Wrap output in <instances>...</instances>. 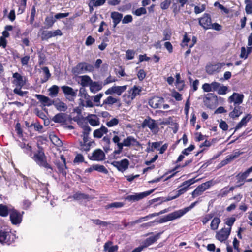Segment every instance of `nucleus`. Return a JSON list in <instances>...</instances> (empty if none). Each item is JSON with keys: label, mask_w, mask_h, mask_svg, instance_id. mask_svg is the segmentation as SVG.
I'll use <instances>...</instances> for the list:
<instances>
[{"label": "nucleus", "mask_w": 252, "mask_h": 252, "mask_svg": "<svg viewBox=\"0 0 252 252\" xmlns=\"http://www.w3.org/2000/svg\"><path fill=\"white\" fill-rule=\"evenodd\" d=\"M34 161L40 166L43 167L47 170L50 169V173H52L53 171L52 166L47 161V158L43 150L39 149L36 152L34 153L33 156L32 157Z\"/></svg>", "instance_id": "f257e3e1"}, {"label": "nucleus", "mask_w": 252, "mask_h": 252, "mask_svg": "<svg viewBox=\"0 0 252 252\" xmlns=\"http://www.w3.org/2000/svg\"><path fill=\"white\" fill-rule=\"evenodd\" d=\"M100 64H95L94 67L92 64H77L72 70V73L75 75L84 74L88 72H92L94 68H99Z\"/></svg>", "instance_id": "f03ea898"}, {"label": "nucleus", "mask_w": 252, "mask_h": 252, "mask_svg": "<svg viewBox=\"0 0 252 252\" xmlns=\"http://www.w3.org/2000/svg\"><path fill=\"white\" fill-rule=\"evenodd\" d=\"M141 126L142 128L148 127L154 134H158L159 130L158 124L156 121L149 116L147 117L144 120Z\"/></svg>", "instance_id": "7ed1b4c3"}, {"label": "nucleus", "mask_w": 252, "mask_h": 252, "mask_svg": "<svg viewBox=\"0 0 252 252\" xmlns=\"http://www.w3.org/2000/svg\"><path fill=\"white\" fill-rule=\"evenodd\" d=\"M215 183L212 180H209L203 183L198 186L191 193L192 197L194 198L197 196L202 195L204 191L208 189L212 186H213Z\"/></svg>", "instance_id": "20e7f679"}, {"label": "nucleus", "mask_w": 252, "mask_h": 252, "mask_svg": "<svg viewBox=\"0 0 252 252\" xmlns=\"http://www.w3.org/2000/svg\"><path fill=\"white\" fill-rule=\"evenodd\" d=\"M16 239L15 235L8 231H0V243L10 245L14 242Z\"/></svg>", "instance_id": "39448f33"}, {"label": "nucleus", "mask_w": 252, "mask_h": 252, "mask_svg": "<svg viewBox=\"0 0 252 252\" xmlns=\"http://www.w3.org/2000/svg\"><path fill=\"white\" fill-rule=\"evenodd\" d=\"M203 102L207 107L214 108L218 104V97L214 94L208 93L204 98Z\"/></svg>", "instance_id": "423d86ee"}, {"label": "nucleus", "mask_w": 252, "mask_h": 252, "mask_svg": "<svg viewBox=\"0 0 252 252\" xmlns=\"http://www.w3.org/2000/svg\"><path fill=\"white\" fill-rule=\"evenodd\" d=\"M61 159L62 162L59 160H56L54 162L55 164L56 165L58 168V172L59 174H61L62 176L65 177L66 175V160L63 155L61 156Z\"/></svg>", "instance_id": "0eeeda50"}, {"label": "nucleus", "mask_w": 252, "mask_h": 252, "mask_svg": "<svg viewBox=\"0 0 252 252\" xmlns=\"http://www.w3.org/2000/svg\"><path fill=\"white\" fill-rule=\"evenodd\" d=\"M111 164L116 167L119 171L124 172L128 168L129 161L127 159H124L121 161H115Z\"/></svg>", "instance_id": "6e6552de"}, {"label": "nucleus", "mask_w": 252, "mask_h": 252, "mask_svg": "<svg viewBox=\"0 0 252 252\" xmlns=\"http://www.w3.org/2000/svg\"><path fill=\"white\" fill-rule=\"evenodd\" d=\"M198 23L204 30L210 29L212 23L210 15L208 13H204L202 17L198 19Z\"/></svg>", "instance_id": "1a4fd4ad"}, {"label": "nucleus", "mask_w": 252, "mask_h": 252, "mask_svg": "<svg viewBox=\"0 0 252 252\" xmlns=\"http://www.w3.org/2000/svg\"><path fill=\"white\" fill-rule=\"evenodd\" d=\"M154 190V189H151L140 193H135L133 195H128L126 197V199L133 202L138 201L151 194L153 192Z\"/></svg>", "instance_id": "9d476101"}, {"label": "nucleus", "mask_w": 252, "mask_h": 252, "mask_svg": "<svg viewBox=\"0 0 252 252\" xmlns=\"http://www.w3.org/2000/svg\"><path fill=\"white\" fill-rule=\"evenodd\" d=\"M10 219L13 224L17 225L20 224L22 220V215L19 212L14 209L10 211Z\"/></svg>", "instance_id": "9b49d317"}, {"label": "nucleus", "mask_w": 252, "mask_h": 252, "mask_svg": "<svg viewBox=\"0 0 252 252\" xmlns=\"http://www.w3.org/2000/svg\"><path fill=\"white\" fill-rule=\"evenodd\" d=\"M88 158L91 160L101 161L105 159V154L102 150L98 149L95 150L92 156H88Z\"/></svg>", "instance_id": "f8f14e48"}, {"label": "nucleus", "mask_w": 252, "mask_h": 252, "mask_svg": "<svg viewBox=\"0 0 252 252\" xmlns=\"http://www.w3.org/2000/svg\"><path fill=\"white\" fill-rule=\"evenodd\" d=\"M195 182V180L194 178H192L184 182L180 186V187L182 188L176 191L177 196L179 197L180 195L185 193L189 189V187Z\"/></svg>", "instance_id": "ddd939ff"}, {"label": "nucleus", "mask_w": 252, "mask_h": 252, "mask_svg": "<svg viewBox=\"0 0 252 252\" xmlns=\"http://www.w3.org/2000/svg\"><path fill=\"white\" fill-rule=\"evenodd\" d=\"M61 88L64 94L70 97H67L69 101L74 100V98L76 96L77 90H74L71 87L67 86H63Z\"/></svg>", "instance_id": "4468645a"}, {"label": "nucleus", "mask_w": 252, "mask_h": 252, "mask_svg": "<svg viewBox=\"0 0 252 252\" xmlns=\"http://www.w3.org/2000/svg\"><path fill=\"white\" fill-rule=\"evenodd\" d=\"M244 95L243 94L233 93V94L229 97L228 100L230 103H233L234 105H240L243 102Z\"/></svg>", "instance_id": "2eb2a0df"}, {"label": "nucleus", "mask_w": 252, "mask_h": 252, "mask_svg": "<svg viewBox=\"0 0 252 252\" xmlns=\"http://www.w3.org/2000/svg\"><path fill=\"white\" fill-rule=\"evenodd\" d=\"M180 217H181L180 214H179V211L177 210L164 216L163 218H160L158 222L159 223H162L168 221L180 218Z\"/></svg>", "instance_id": "dca6fc26"}, {"label": "nucleus", "mask_w": 252, "mask_h": 252, "mask_svg": "<svg viewBox=\"0 0 252 252\" xmlns=\"http://www.w3.org/2000/svg\"><path fill=\"white\" fill-rule=\"evenodd\" d=\"M121 145H123V147H130V146H137L140 147L141 144L135 138L131 136H129L126 138L124 139Z\"/></svg>", "instance_id": "f3484780"}, {"label": "nucleus", "mask_w": 252, "mask_h": 252, "mask_svg": "<svg viewBox=\"0 0 252 252\" xmlns=\"http://www.w3.org/2000/svg\"><path fill=\"white\" fill-rule=\"evenodd\" d=\"M164 99L162 97L155 96L149 101V105L154 108H160L163 105Z\"/></svg>", "instance_id": "a211bd4d"}, {"label": "nucleus", "mask_w": 252, "mask_h": 252, "mask_svg": "<svg viewBox=\"0 0 252 252\" xmlns=\"http://www.w3.org/2000/svg\"><path fill=\"white\" fill-rule=\"evenodd\" d=\"M231 232V228H223L217 233L216 238L221 242L226 240Z\"/></svg>", "instance_id": "6ab92c4d"}, {"label": "nucleus", "mask_w": 252, "mask_h": 252, "mask_svg": "<svg viewBox=\"0 0 252 252\" xmlns=\"http://www.w3.org/2000/svg\"><path fill=\"white\" fill-rule=\"evenodd\" d=\"M35 97L43 106H50L54 104L53 100L42 94H36Z\"/></svg>", "instance_id": "aec40b11"}, {"label": "nucleus", "mask_w": 252, "mask_h": 252, "mask_svg": "<svg viewBox=\"0 0 252 252\" xmlns=\"http://www.w3.org/2000/svg\"><path fill=\"white\" fill-rule=\"evenodd\" d=\"M161 232L158 233L154 236H152L146 238L143 242V245L146 248L150 245L156 242L160 237Z\"/></svg>", "instance_id": "412c9836"}, {"label": "nucleus", "mask_w": 252, "mask_h": 252, "mask_svg": "<svg viewBox=\"0 0 252 252\" xmlns=\"http://www.w3.org/2000/svg\"><path fill=\"white\" fill-rule=\"evenodd\" d=\"M14 80L13 83L16 87L21 88L25 85V82L22 76L18 73H15L13 75Z\"/></svg>", "instance_id": "4be33fe9"}, {"label": "nucleus", "mask_w": 252, "mask_h": 252, "mask_svg": "<svg viewBox=\"0 0 252 252\" xmlns=\"http://www.w3.org/2000/svg\"><path fill=\"white\" fill-rule=\"evenodd\" d=\"M111 18L113 20V27L115 28L122 20L123 14L118 12H112L111 13Z\"/></svg>", "instance_id": "5701e85b"}, {"label": "nucleus", "mask_w": 252, "mask_h": 252, "mask_svg": "<svg viewBox=\"0 0 252 252\" xmlns=\"http://www.w3.org/2000/svg\"><path fill=\"white\" fill-rule=\"evenodd\" d=\"M220 64H209L206 66V72L209 74L220 71Z\"/></svg>", "instance_id": "b1692460"}, {"label": "nucleus", "mask_w": 252, "mask_h": 252, "mask_svg": "<svg viewBox=\"0 0 252 252\" xmlns=\"http://www.w3.org/2000/svg\"><path fill=\"white\" fill-rule=\"evenodd\" d=\"M112 241H108L104 245V251L105 252H116L118 250L117 245H113Z\"/></svg>", "instance_id": "393cba45"}, {"label": "nucleus", "mask_w": 252, "mask_h": 252, "mask_svg": "<svg viewBox=\"0 0 252 252\" xmlns=\"http://www.w3.org/2000/svg\"><path fill=\"white\" fill-rule=\"evenodd\" d=\"M234 109L230 112L229 115L232 118H237L240 116L243 113V109L242 106L238 105H234Z\"/></svg>", "instance_id": "a878e982"}, {"label": "nucleus", "mask_w": 252, "mask_h": 252, "mask_svg": "<svg viewBox=\"0 0 252 252\" xmlns=\"http://www.w3.org/2000/svg\"><path fill=\"white\" fill-rule=\"evenodd\" d=\"M108 132V129L105 126H102L99 129H96L94 131L93 135L95 138H100L104 134Z\"/></svg>", "instance_id": "bb28decb"}, {"label": "nucleus", "mask_w": 252, "mask_h": 252, "mask_svg": "<svg viewBox=\"0 0 252 252\" xmlns=\"http://www.w3.org/2000/svg\"><path fill=\"white\" fill-rule=\"evenodd\" d=\"M165 212V210L161 211L159 213H155L149 214L145 217H141L138 220H135V221H134L133 223L136 224V223H138L141 222L143 221L146 220L148 218H152V217H155V216H158L160 214L164 213Z\"/></svg>", "instance_id": "cd10ccee"}, {"label": "nucleus", "mask_w": 252, "mask_h": 252, "mask_svg": "<svg viewBox=\"0 0 252 252\" xmlns=\"http://www.w3.org/2000/svg\"><path fill=\"white\" fill-rule=\"evenodd\" d=\"M252 116L250 114H248L245 117H244L241 121L236 125L235 128V131L241 128L243 126L246 125L247 123L250 120Z\"/></svg>", "instance_id": "c85d7f7f"}, {"label": "nucleus", "mask_w": 252, "mask_h": 252, "mask_svg": "<svg viewBox=\"0 0 252 252\" xmlns=\"http://www.w3.org/2000/svg\"><path fill=\"white\" fill-rule=\"evenodd\" d=\"M13 208L8 207L7 205L3 204H0V216L1 217H7L10 213Z\"/></svg>", "instance_id": "c756f323"}, {"label": "nucleus", "mask_w": 252, "mask_h": 252, "mask_svg": "<svg viewBox=\"0 0 252 252\" xmlns=\"http://www.w3.org/2000/svg\"><path fill=\"white\" fill-rule=\"evenodd\" d=\"M52 120L55 123H64L66 120V115L63 113H58L53 118Z\"/></svg>", "instance_id": "7c9ffc66"}, {"label": "nucleus", "mask_w": 252, "mask_h": 252, "mask_svg": "<svg viewBox=\"0 0 252 252\" xmlns=\"http://www.w3.org/2000/svg\"><path fill=\"white\" fill-rule=\"evenodd\" d=\"M87 120L89 124L93 126H98L100 124L99 118L95 115L88 116Z\"/></svg>", "instance_id": "2f4dec72"}, {"label": "nucleus", "mask_w": 252, "mask_h": 252, "mask_svg": "<svg viewBox=\"0 0 252 252\" xmlns=\"http://www.w3.org/2000/svg\"><path fill=\"white\" fill-rule=\"evenodd\" d=\"M53 105L59 111H65L67 109V106L66 104L62 101L54 102Z\"/></svg>", "instance_id": "473e14b6"}, {"label": "nucleus", "mask_w": 252, "mask_h": 252, "mask_svg": "<svg viewBox=\"0 0 252 252\" xmlns=\"http://www.w3.org/2000/svg\"><path fill=\"white\" fill-rule=\"evenodd\" d=\"M102 89V86L96 82H92L90 84V91L93 93H96Z\"/></svg>", "instance_id": "72a5a7b5"}, {"label": "nucleus", "mask_w": 252, "mask_h": 252, "mask_svg": "<svg viewBox=\"0 0 252 252\" xmlns=\"http://www.w3.org/2000/svg\"><path fill=\"white\" fill-rule=\"evenodd\" d=\"M141 90L136 86H134L128 93L131 96V97L133 99L136 96L140 94Z\"/></svg>", "instance_id": "f704fd0d"}, {"label": "nucleus", "mask_w": 252, "mask_h": 252, "mask_svg": "<svg viewBox=\"0 0 252 252\" xmlns=\"http://www.w3.org/2000/svg\"><path fill=\"white\" fill-rule=\"evenodd\" d=\"M72 197L74 199L77 200L88 199L90 198L89 195L81 192H76L73 195Z\"/></svg>", "instance_id": "c9c22d12"}, {"label": "nucleus", "mask_w": 252, "mask_h": 252, "mask_svg": "<svg viewBox=\"0 0 252 252\" xmlns=\"http://www.w3.org/2000/svg\"><path fill=\"white\" fill-rule=\"evenodd\" d=\"M56 20L52 16H47L45 19V24L46 28L48 29L51 28L56 22Z\"/></svg>", "instance_id": "e433bc0d"}, {"label": "nucleus", "mask_w": 252, "mask_h": 252, "mask_svg": "<svg viewBox=\"0 0 252 252\" xmlns=\"http://www.w3.org/2000/svg\"><path fill=\"white\" fill-rule=\"evenodd\" d=\"M117 101L118 99L117 98L109 96L106 99L104 100L103 104L101 105V106H102L103 105H112L117 103Z\"/></svg>", "instance_id": "4c0bfd02"}, {"label": "nucleus", "mask_w": 252, "mask_h": 252, "mask_svg": "<svg viewBox=\"0 0 252 252\" xmlns=\"http://www.w3.org/2000/svg\"><path fill=\"white\" fill-rule=\"evenodd\" d=\"M114 71L115 74L119 77H123L126 75L124 71V68L118 64L115 65Z\"/></svg>", "instance_id": "58836bf2"}, {"label": "nucleus", "mask_w": 252, "mask_h": 252, "mask_svg": "<svg viewBox=\"0 0 252 252\" xmlns=\"http://www.w3.org/2000/svg\"><path fill=\"white\" fill-rule=\"evenodd\" d=\"M43 74L44 77L41 79V82L44 83L48 80L51 77V74L49 72V69L47 67H44L42 68Z\"/></svg>", "instance_id": "ea45409f"}, {"label": "nucleus", "mask_w": 252, "mask_h": 252, "mask_svg": "<svg viewBox=\"0 0 252 252\" xmlns=\"http://www.w3.org/2000/svg\"><path fill=\"white\" fill-rule=\"evenodd\" d=\"M93 168L94 169V170L100 173H103L106 174L108 173V171L103 165H101L99 164H94L93 165Z\"/></svg>", "instance_id": "a19ab883"}, {"label": "nucleus", "mask_w": 252, "mask_h": 252, "mask_svg": "<svg viewBox=\"0 0 252 252\" xmlns=\"http://www.w3.org/2000/svg\"><path fill=\"white\" fill-rule=\"evenodd\" d=\"M81 85L83 87L90 86V83L92 82V80L88 76H82L81 77Z\"/></svg>", "instance_id": "79ce46f5"}, {"label": "nucleus", "mask_w": 252, "mask_h": 252, "mask_svg": "<svg viewBox=\"0 0 252 252\" xmlns=\"http://www.w3.org/2000/svg\"><path fill=\"white\" fill-rule=\"evenodd\" d=\"M220 222V219L218 217H215L212 220L211 223V228L213 230H217L219 225Z\"/></svg>", "instance_id": "37998d69"}, {"label": "nucleus", "mask_w": 252, "mask_h": 252, "mask_svg": "<svg viewBox=\"0 0 252 252\" xmlns=\"http://www.w3.org/2000/svg\"><path fill=\"white\" fill-rule=\"evenodd\" d=\"M59 88L56 85H53L49 89V95L51 97H55L59 93Z\"/></svg>", "instance_id": "c03bdc74"}, {"label": "nucleus", "mask_w": 252, "mask_h": 252, "mask_svg": "<svg viewBox=\"0 0 252 252\" xmlns=\"http://www.w3.org/2000/svg\"><path fill=\"white\" fill-rule=\"evenodd\" d=\"M52 37V31H43L41 33V38L42 40H47Z\"/></svg>", "instance_id": "a18cd8bd"}, {"label": "nucleus", "mask_w": 252, "mask_h": 252, "mask_svg": "<svg viewBox=\"0 0 252 252\" xmlns=\"http://www.w3.org/2000/svg\"><path fill=\"white\" fill-rule=\"evenodd\" d=\"M197 203V201H195V202L191 203L189 206L186 207L184 209L178 210L179 211V214H180L181 217L183 216L187 212L189 211L191 208L194 207Z\"/></svg>", "instance_id": "49530a36"}, {"label": "nucleus", "mask_w": 252, "mask_h": 252, "mask_svg": "<svg viewBox=\"0 0 252 252\" xmlns=\"http://www.w3.org/2000/svg\"><path fill=\"white\" fill-rule=\"evenodd\" d=\"M137 76L140 81L143 80L146 77V74L145 71L139 67H136Z\"/></svg>", "instance_id": "de8ad7c7"}, {"label": "nucleus", "mask_w": 252, "mask_h": 252, "mask_svg": "<svg viewBox=\"0 0 252 252\" xmlns=\"http://www.w3.org/2000/svg\"><path fill=\"white\" fill-rule=\"evenodd\" d=\"M190 41V38L188 36L187 33L185 32V34L183 36L182 43H181V46L183 48L185 47H188V43Z\"/></svg>", "instance_id": "09e8293b"}, {"label": "nucleus", "mask_w": 252, "mask_h": 252, "mask_svg": "<svg viewBox=\"0 0 252 252\" xmlns=\"http://www.w3.org/2000/svg\"><path fill=\"white\" fill-rule=\"evenodd\" d=\"M146 13L147 10L146 8L143 7L139 8L133 12V14L137 16H140L142 15L146 14Z\"/></svg>", "instance_id": "8fccbe9b"}, {"label": "nucleus", "mask_w": 252, "mask_h": 252, "mask_svg": "<svg viewBox=\"0 0 252 252\" xmlns=\"http://www.w3.org/2000/svg\"><path fill=\"white\" fill-rule=\"evenodd\" d=\"M114 93H116L118 95H120L126 89V86H114Z\"/></svg>", "instance_id": "3c124183"}, {"label": "nucleus", "mask_w": 252, "mask_h": 252, "mask_svg": "<svg viewBox=\"0 0 252 252\" xmlns=\"http://www.w3.org/2000/svg\"><path fill=\"white\" fill-rule=\"evenodd\" d=\"M92 221L96 225H100L103 226H107L108 225L110 224V223L101 220L99 219H92Z\"/></svg>", "instance_id": "603ef678"}, {"label": "nucleus", "mask_w": 252, "mask_h": 252, "mask_svg": "<svg viewBox=\"0 0 252 252\" xmlns=\"http://www.w3.org/2000/svg\"><path fill=\"white\" fill-rule=\"evenodd\" d=\"M119 123V120L117 118H113L109 121L106 122V125L108 127H112L117 125Z\"/></svg>", "instance_id": "864d4df0"}, {"label": "nucleus", "mask_w": 252, "mask_h": 252, "mask_svg": "<svg viewBox=\"0 0 252 252\" xmlns=\"http://www.w3.org/2000/svg\"><path fill=\"white\" fill-rule=\"evenodd\" d=\"M229 193L228 187H225L220 190L218 196L222 198L225 197Z\"/></svg>", "instance_id": "5fc2aeb1"}, {"label": "nucleus", "mask_w": 252, "mask_h": 252, "mask_svg": "<svg viewBox=\"0 0 252 252\" xmlns=\"http://www.w3.org/2000/svg\"><path fill=\"white\" fill-rule=\"evenodd\" d=\"M79 96L84 99L89 98L90 97V96L88 95L85 89L84 88H81L80 89Z\"/></svg>", "instance_id": "6e6d98bb"}, {"label": "nucleus", "mask_w": 252, "mask_h": 252, "mask_svg": "<svg viewBox=\"0 0 252 252\" xmlns=\"http://www.w3.org/2000/svg\"><path fill=\"white\" fill-rule=\"evenodd\" d=\"M206 9L205 4H201L200 6H195L194 12L195 14H198L203 12Z\"/></svg>", "instance_id": "4d7b16f0"}, {"label": "nucleus", "mask_w": 252, "mask_h": 252, "mask_svg": "<svg viewBox=\"0 0 252 252\" xmlns=\"http://www.w3.org/2000/svg\"><path fill=\"white\" fill-rule=\"evenodd\" d=\"M214 216L213 214H208L205 215L201 220L203 224H206Z\"/></svg>", "instance_id": "13d9d810"}, {"label": "nucleus", "mask_w": 252, "mask_h": 252, "mask_svg": "<svg viewBox=\"0 0 252 252\" xmlns=\"http://www.w3.org/2000/svg\"><path fill=\"white\" fill-rule=\"evenodd\" d=\"M171 3V0H165L161 3L160 7L162 10H166L168 8Z\"/></svg>", "instance_id": "bf43d9fd"}, {"label": "nucleus", "mask_w": 252, "mask_h": 252, "mask_svg": "<svg viewBox=\"0 0 252 252\" xmlns=\"http://www.w3.org/2000/svg\"><path fill=\"white\" fill-rule=\"evenodd\" d=\"M131 7V4L130 3H127L125 5H122L118 7V9L119 11L121 12H125L130 9Z\"/></svg>", "instance_id": "052dcab7"}, {"label": "nucleus", "mask_w": 252, "mask_h": 252, "mask_svg": "<svg viewBox=\"0 0 252 252\" xmlns=\"http://www.w3.org/2000/svg\"><path fill=\"white\" fill-rule=\"evenodd\" d=\"M21 88L16 87L13 90V92L17 94L20 96H23L25 94H26L28 93L27 91H22L21 90Z\"/></svg>", "instance_id": "680f3d73"}, {"label": "nucleus", "mask_w": 252, "mask_h": 252, "mask_svg": "<svg viewBox=\"0 0 252 252\" xmlns=\"http://www.w3.org/2000/svg\"><path fill=\"white\" fill-rule=\"evenodd\" d=\"M199 83V80L196 79L195 81H193L191 84H190L191 89L190 91V93H191V92H194L197 90Z\"/></svg>", "instance_id": "e2e57ef3"}, {"label": "nucleus", "mask_w": 252, "mask_h": 252, "mask_svg": "<svg viewBox=\"0 0 252 252\" xmlns=\"http://www.w3.org/2000/svg\"><path fill=\"white\" fill-rule=\"evenodd\" d=\"M195 148V146L194 145H190L187 148L185 149L182 152V154L183 155H185L186 156L189 155L190 152H191Z\"/></svg>", "instance_id": "0e129e2a"}, {"label": "nucleus", "mask_w": 252, "mask_h": 252, "mask_svg": "<svg viewBox=\"0 0 252 252\" xmlns=\"http://www.w3.org/2000/svg\"><path fill=\"white\" fill-rule=\"evenodd\" d=\"M228 88L226 86H220L218 89V93L219 94L224 95L226 94Z\"/></svg>", "instance_id": "69168bd1"}, {"label": "nucleus", "mask_w": 252, "mask_h": 252, "mask_svg": "<svg viewBox=\"0 0 252 252\" xmlns=\"http://www.w3.org/2000/svg\"><path fill=\"white\" fill-rule=\"evenodd\" d=\"M122 20L123 24H127L132 21L133 18L131 15H126L124 16Z\"/></svg>", "instance_id": "338daca9"}, {"label": "nucleus", "mask_w": 252, "mask_h": 252, "mask_svg": "<svg viewBox=\"0 0 252 252\" xmlns=\"http://www.w3.org/2000/svg\"><path fill=\"white\" fill-rule=\"evenodd\" d=\"M84 160V158L83 156L81 154H77L75 157L74 162L80 163L83 162Z\"/></svg>", "instance_id": "774afa93"}]
</instances>
